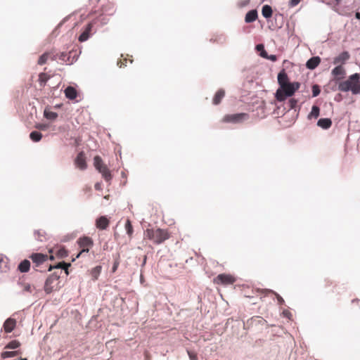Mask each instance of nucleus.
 Segmentation results:
<instances>
[{
  "label": "nucleus",
  "mask_w": 360,
  "mask_h": 360,
  "mask_svg": "<svg viewBox=\"0 0 360 360\" xmlns=\"http://www.w3.org/2000/svg\"><path fill=\"white\" fill-rule=\"evenodd\" d=\"M338 89L342 92L351 91L353 94H360V75L359 73L351 75L347 80L338 84Z\"/></svg>",
  "instance_id": "1"
},
{
  "label": "nucleus",
  "mask_w": 360,
  "mask_h": 360,
  "mask_svg": "<svg viewBox=\"0 0 360 360\" xmlns=\"http://www.w3.org/2000/svg\"><path fill=\"white\" fill-rule=\"evenodd\" d=\"M170 234L166 229H147L144 232V238H147L156 245H160L169 239Z\"/></svg>",
  "instance_id": "2"
},
{
  "label": "nucleus",
  "mask_w": 360,
  "mask_h": 360,
  "mask_svg": "<svg viewBox=\"0 0 360 360\" xmlns=\"http://www.w3.org/2000/svg\"><path fill=\"white\" fill-rule=\"evenodd\" d=\"M300 84L299 82H290L279 87L276 92V98L277 101L282 102L287 97L292 96L295 92L299 89Z\"/></svg>",
  "instance_id": "3"
},
{
  "label": "nucleus",
  "mask_w": 360,
  "mask_h": 360,
  "mask_svg": "<svg viewBox=\"0 0 360 360\" xmlns=\"http://www.w3.org/2000/svg\"><path fill=\"white\" fill-rule=\"evenodd\" d=\"M77 244L79 248H81V250L76 255L75 258L72 259V262L75 261L76 258H79V257L82 256L84 253H88L89 249L93 246L94 242L91 238L88 236H84L78 239Z\"/></svg>",
  "instance_id": "4"
},
{
  "label": "nucleus",
  "mask_w": 360,
  "mask_h": 360,
  "mask_svg": "<svg viewBox=\"0 0 360 360\" xmlns=\"http://www.w3.org/2000/svg\"><path fill=\"white\" fill-rule=\"evenodd\" d=\"M248 118L249 115L248 113L241 112L232 115H226L223 117L221 122L225 123H241L243 121L247 120Z\"/></svg>",
  "instance_id": "5"
},
{
  "label": "nucleus",
  "mask_w": 360,
  "mask_h": 360,
  "mask_svg": "<svg viewBox=\"0 0 360 360\" xmlns=\"http://www.w3.org/2000/svg\"><path fill=\"white\" fill-rule=\"evenodd\" d=\"M236 281L235 278L230 275L226 274H219L217 277L214 278V283L217 285H230L233 284Z\"/></svg>",
  "instance_id": "6"
},
{
  "label": "nucleus",
  "mask_w": 360,
  "mask_h": 360,
  "mask_svg": "<svg viewBox=\"0 0 360 360\" xmlns=\"http://www.w3.org/2000/svg\"><path fill=\"white\" fill-rule=\"evenodd\" d=\"M60 276L56 272L49 276L45 282L44 290L46 293H51L55 288V283H57Z\"/></svg>",
  "instance_id": "7"
},
{
  "label": "nucleus",
  "mask_w": 360,
  "mask_h": 360,
  "mask_svg": "<svg viewBox=\"0 0 360 360\" xmlns=\"http://www.w3.org/2000/svg\"><path fill=\"white\" fill-rule=\"evenodd\" d=\"M94 21H91L87 24V25L85 27L84 30L79 37L78 39L80 42L86 41L89 38L91 34H92V29L94 27Z\"/></svg>",
  "instance_id": "8"
},
{
  "label": "nucleus",
  "mask_w": 360,
  "mask_h": 360,
  "mask_svg": "<svg viewBox=\"0 0 360 360\" xmlns=\"http://www.w3.org/2000/svg\"><path fill=\"white\" fill-rule=\"evenodd\" d=\"M75 163L80 169L83 170L86 168V157L84 152L79 153L75 160Z\"/></svg>",
  "instance_id": "9"
},
{
  "label": "nucleus",
  "mask_w": 360,
  "mask_h": 360,
  "mask_svg": "<svg viewBox=\"0 0 360 360\" xmlns=\"http://www.w3.org/2000/svg\"><path fill=\"white\" fill-rule=\"evenodd\" d=\"M48 256L42 253H34L30 256V259L37 266L40 265L47 260Z\"/></svg>",
  "instance_id": "10"
},
{
  "label": "nucleus",
  "mask_w": 360,
  "mask_h": 360,
  "mask_svg": "<svg viewBox=\"0 0 360 360\" xmlns=\"http://www.w3.org/2000/svg\"><path fill=\"white\" fill-rule=\"evenodd\" d=\"M350 58V55L349 52L347 51H343L341 53H340L338 56L334 58L333 59V63L335 65L338 64H344L347 60H348Z\"/></svg>",
  "instance_id": "11"
},
{
  "label": "nucleus",
  "mask_w": 360,
  "mask_h": 360,
  "mask_svg": "<svg viewBox=\"0 0 360 360\" xmlns=\"http://www.w3.org/2000/svg\"><path fill=\"white\" fill-rule=\"evenodd\" d=\"M110 221L105 216L100 217L96 221V226L101 230L106 229L109 226Z\"/></svg>",
  "instance_id": "12"
},
{
  "label": "nucleus",
  "mask_w": 360,
  "mask_h": 360,
  "mask_svg": "<svg viewBox=\"0 0 360 360\" xmlns=\"http://www.w3.org/2000/svg\"><path fill=\"white\" fill-rule=\"evenodd\" d=\"M16 326V321L14 319L9 318L4 323V328L6 333H11Z\"/></svg>",
  "instance_id": "13"
},
{
  "label": "nucleus",
  "mask_w": 360,
  "mask_h": 360,
  "mask_svg": "<svg viewBox=\"0 0 360 360\" xmlns=\"http://www.w3.org/2000/svg\"><path fill=\"white\" fill-rule=\"evenodd\" d=\"M49 58L51 59L52 60H56L54 52H46L42 54L39 58L38 64L43 65L46 63Z\"/></svg>",
  "instance_id": "14"
},
{
  "label": "nucleus",
  "mask_w": 360,
  "mask_h": 360,
  "mask_svg": "<svg viewBox=\"0 0 360 360\" xmlns=\"http://www.w3.org/2000/svg\"><path fill=\"white\" fill-rule=\"evenodd\" d=\"M320 63L321 58L319 56H315L307 60L306 66L308 69L314 70L319 65Z\"/></svg>",
  "instance_id": "15"
},
{
  "label": "nucleus",
  "mask_w": 360,
  "mask_h": 360,
  "mask_svg": "<svg viewBox=\"0 0 360 360\" xmlns=\"http://www.w3.org/2000/svg\"><path fill=\"white\" fill-rule=\"evenodd\" d=\"M289 79L288 77L287 73L285 72V70H282L278 75V83L281 86L285 85V84H288Z\"/></svg>",
  "instance_id": "16"
},
{
  "label": "nucleus",
  "mask_w": 360,
  "mask_h": 360,
  "mask_svg": "<svg viewBox=\"0 0 360 360\" xmlns=\"http://www.w3.org/2000/svg\"><path fill=\"white\" fill-rule=\"evenodd\" d=\"M98 171L102 174L106 181H110L111 180V172L105 165L99 168Z\"/></svg>",
  "instance_id": "17"
},
{
  "label": "nucleus",
  "mask_w": 360,
  "mask_h": 360,
  "mask_svg": "<svg viewBox=\"0 0 360 360\" xmlns=\"http://www.w3.org/2000/svg\"><path fill=\"white\" fill-rule=\"evenodd\" d=\"M224 96H225V91L222 89H219L216 92V94H214V96L213 97V99H212L213 104L219 105L221 103L223 98L224 97Z\"/></svg>",
  "instance_id": "18"
},
{
  "label": "nucleus",
  "mask_w": 360,
  "mask_h": 360,
  "mask_svg": "<svg viewBox=\"0 0 360 360\" xmlns=\"http://www.w3.org/2000/svg\"><path fill=\"white\" fill-rule=\"evenodd\" d=\"M65 95L68 98L73 100L77 98V91L73 86H69L65 89Z\"/></svg>",
  "instance_id": "19"
},
{
  "label": "nucleus",
  "mask_w": 360,
  "mask_h": 360,
  "mask_svg": "<svg viewBox=\"0 0 360 360\" xmlns=\"http://www.w3.org/2000/svg\"><path fill=\"white\" fill-rule=\"evenodd\" d=\"M317 125L322 129H327L331 127L332 121L329 118H321L318 121Z\"/></svg>",
  "instance_id": "20"
},
{
  "label": "nucleus",
  "mask_w": 360,
  "mask_h": 360,
  "mask_svg": "<svg viewBox=\"0 0 360 360\" xmlns=\"http://www.w3.org/2000/svg\"><path fill=\"white\" fill-rule=\"evenodd\" d=\"M257 18V12L256 10H251L248 11L245 15V20L246 22H252Z\"/></svg>",
  "instance_id": "21"
},
{
  "label": "nucleus",
  "mask_w": 360,
  "mask_h": 360,
  "mask_svg": "<svg viewBox=\"0 0 360 360\" xmlns=\"http://www.w3.org/2000/svg\"><path fill=\"white\" fill-rule=\"evenodd\" d=\"M30 262L27 259H25L22 262H21L18 267V270L22 273L27 272L30 270Z\"/></svg>",
  "instance_id": "22"
},
{
  "label": "nucleus",
  "mask_w": 360,
  "mask_h": 360,
  "mask_svg": "<svg viewBox=\"0 0 360 360\" xmlns=\"http://www.w3.org/2000/svg\"><path fill=\"white\" fill-rule=\"evenodd\" d=\"M332 74L335 77L340 76V78H342L345 75V70L341 65H340L332 70Z\"/></svg>",
  "instance_id": "23"
},
{
  "label": "nucleus",
  "mask_w": 360,
  "mask_h": 360,
  "mask_svg": "<svg viewBox=\"0 0 360 360\" xmlns=\"http://www.w3.org/2000/svg\"><path fill=\"white\" fill-rule=\"evenodd\" d=\"M272 13H273L272 8L270 6L264 5L262 7V13L264 18H269L271 17Z\"/></svg>",
  "instance_id": "24"
},
{
  "label": "nucleus",
  "mask_w": 360,
  "mask_h": 360,
  "mask_svg": "<svg viewBox=\"0 0 360 360\" xmlns=\"http://www.w3.org/2000/svg\"><path fill=\"white\" fill-rule=\"evenodd\" d=\"M50 79V76L46 73L41 72L39 75V82L41 86H44L46 82Z\"/></svg>",
  "instance_id": "25"
},
{
  "label": "nucleus",
  "mask_w": 360,
  "mask_h": 360,
  "mask_svg": "<svg viewBox=\"0 0 360 360\" xmlns=\"http://www.w3.org/2000/svg\"><path fill=\"white\" fill-rule=\"evenodd\" d=\"M70 266V264H67L65 262H60V263H58L55 266H50L49 268V270L51 271L53 268H55V269H65L66 274H68V267Z\"/></svg>",
  "instance_id": "26"
},
{
  "label": "nucleus",
  "mask_w": 360,
  "mask_h": 360,
  "mask_svg": "<svg viewBox=\"0 0 360 360\" xmlns=\"http://www.w3.org/2000/svg\"><path fill=\"white\" fill-rule=\"evenodd\" d=\"M262 292L265 294V295H267L269 294H274L276 297L277 300L280 304H283L284 303L283 299L276 292L268 289H265L262 290Z\"/></svg>",
  "instance_id": "27"
},
{
  "label": "nucleus",
  "mask_w": 360,
  "mask_h": 360,
  "mask_svg": "<svg viewBox=\"0 0 360 360\" xmlns=\"http://www.w3.org/2000/svg\"><path fill=\"white\" fill-rule=\"evenodd\" d=\"M320 109L316 105H313L311 108V111L308 115V118L311 119L312 117L317 118L319 116Z\"/></svg>",
  "instance_id": "28"
},
{
  "label": "nucleus",
  "mask_w": 360,
  "mask_h": 360,
  "mask_svg": "<svg viewBox=\"0 0 360 360\" xmlns=\"http://www.w3.org/2000/svg\"><path fill=\"white\" fill-rule=\"evenodd\" d=\"M125 229H126V232H127V235L129 236V237L131 238L132 235H133L134 229H133V226L131 225V222L129 219H127V221H126Z\"/></svg>",
  "instance_id": "29"
},
{
  "label": "nucleus",
  "mask_w": 360,
  "mask_h": 360,
  "mask_svg": "<svg viewBox=\"0 0 360 360\" xmlns=\"http://www.w3.org/2000/svg\"><path fill=\"white\" fill-rule=\"evenodd\" d=\"M30 137L33 141L37 142L41 139L42 134L39 131H34L30 133Z\"/></svg>",
  "instance_id": "30"
},
{
  "label": "nucleus",
  "mask_w": 360,
  "mask_h": 360,
  "mask_svg": "<svg viewBox=\"0 0 360 360\" xmlns=\"http://www.w3.org/2000/svg\"><path fill=\"white\" fill-rule=\"evenodd\" d=\"M94 165L96 169L98 170L99 168L105 165V164L103 162V160L98 155H96L94 158Z\"/></svg>",
  "instance_id": "31"
},
{
  "label": "nucleus",
  "mask_w": 360,
  "mask_h": 360,
  "mask_svg": "<svg viewBox=\"0 0 360 360\" xmlns=\"http://www.w3.org/2000/svg\"><path fill=\"white\" fill-rule=\"evenodd\" d=\"M19 354L18 351L13 352H4L1 353V356L2 359H7L17 356Z\"/></svg>",
  "instance_id": "32"
},
{
  "label": "nucleus",
  "mask_w": 360,
  "mask_h": 360,
  "mask_svg": "<svg viewBox=\"0 0 360 360\" xmlns=\"http://www.w3.org/2000/svg\"><path fill=\"white\" fill-rule=\"evenodd\" d=\"M20 345V343L18 340H12L11 341L6 347L5 349H16L19 347Z\"/></svg>",
  "instance_id": "33"
},
{
  "label": "nucleus",
  "mask_w": 360,
  "mask_h": 360,
  "mask_svg": "<svg viewBox=\"0 0 360 360\" xmlns=\"http://www.w3.org/2000/svg\"><path fill=\"white\" fill-rule=\"evenodd\" d=\"M56 254L58 257L63 258L68 256V252L64 248H60L57 250Z\"/></svg>",
  "instance_id": "34"
},
{
  "label": "nucleus",
  "mask_w": 360,
  "mask_h": 360,
  "mask_svg": "<svg viewBox=\"0 0 360 360\" xmlns=\"http://www.w3.org/2000/svg\"><path fill=\"white\" fill-rule=\"evenodd\" d=\"M54 55L56 57V59L58 58L59 60L66 62L69 59V56H68L67 53L65 52H61L60 53H55Z\"/></svg>",
  "instance_id": "35"
},
{
  "label": "nucleus",
  "mask_w": 360,
  "mask_h": 360,
  "mask_svg": "<svg viewBox=\"0 0 360 360\" xmlns=\"http://www.w3.org/2000/svg\"><path fill=\"white\" fill-rule=\"evenodd\" d=\"M44 117L49 120H55L58 117V114L52 111H44Z\"/></svg>",
  "instance_id": "36"
},
{
  "label": "nucleus",
  "mask_w": 360,
  "mask_h": 360,
  "mask_svg": "<svg viewBox=\"0 0 360 360\" xmlns=\"http://www.w3.org/2000/svg\"><path fill=\"white\" fill-rule=\"evenodd\" d=\"M36 238L39 241H43L46 239V233L43 231H37L34 233Z\"/></svg>",
  "instance_id": "37"
},
{
  "label": "nucleus",
  "mask_w": 360,
  "mask_h": 360,
  "mask_svg": "<svg viewBox=\"0 0 360 360\" xmlns=\"http://www.w3.org/2000/svg\"><path fill=\"white\" fill-rule=\"evenodd\" d=\"M101 271V266H97L92 269L91 274H92V276H93L94 280H96L98 278V276L100 274Z\"/></svg>",
  "instance_id": "38"
},
{
  "label": "nucleus",
  "mask_w": 360,
  "mask_h": 360,
  "mask_svg": "<svg viewBox=\"0 0 360 360\" xmlns=\"http://www.w3.org/2000/svg\"><path fill=\"white\" fill-rule=\"evenodd\" d=\"M127 60H129L130 63H132V62H133L132 59H131V58L127 59V58H123V59L120 60L119 61H117V65L120 68L124 67V66L127 65Z\"/></svg>",
  "instance_id": "39"
},
{
  "label": "nucleus",
  "mask_w": 360,
  "mask_h": 360,
  "mask_svg": "<svg viewBox=\"0 0 360 360\" xmlns=\"http://www.w3.org/2000/svg\"><path fill=\"white\" fill-rule=\"evenodd\" d=\"M320 88L319 85L314 84L312 86V94L314 97L317 96L320 94Z\"/></svg>",
  "instance_id": "40"
},
{
  "label": "nucleus",
  "mask_w": 360,
  "mask_h": 360,
  "mask_svg": "<svg viewBox=\"0 0 360 360\" xmlns=\"http://www.w3.org/2000/svg\"><path fill=\"white\" fill-rule=\"evenodd\" d=\"M297 101L295 100V98H291L290 101H289V105H290V108H295L297 105Z\"/></svg>",
  "instance_id": "41"
},
{
  "label": "nucleus",
  "mask_w": 360,
  "mask_h": 360,
  "mask_svg": "<svg viewBox=\"0 0 360 360\" xmlns=\"http://www.w3.org/2000/svg\"><path fill=\"white\" fill-rule=\"evenodd\" d=\"M23 290L24 291L32 292V287L30 284L26 283L23 285Z\"/></svg>",
  "instance_id": "42"
},
{
  "label": "nucleus",
  "mask_w": 360,
  "mask_h": 360,
  "mask_svg": "<svg viewBox=\"0 0 360 360\" xmlns=\"http://www.w3.org/2000/svg\"><path fill=\"white\" fill-rule=\"evenodd\" d=\"M302 0H290V6L295 7Z\"/></svg>",
  "instance_id": "43"
},
{
  "label": "nucleus",
  "mask_w": 360,
  "mask_h": 360,
  "mask_svg": "<svg viewBox=\"0 0 360 360\" xmlns=\"http://www.w3.org/2000/svg\"><path fill=\"white\" fill-rule=\"evenodd\" d=\"M188 356L191 360H198L197 354L193 352H188Z\"/></svg>",
  "instance_id": "44"
},
{
  "label": "nucleus",
  "mask_w": 360,
  "mask_h": 360,
  "mask_svg": "<svg viewBox=\"0 0 360 360\" xmlns=\"http://www.w3.org/2000/svg\"><path fill=\"white\" fill-rule=\"evenodd\" d=\"M36 127L40 130H46L48 126L46 124H38Z\"/></svg>",
  "instance_id": "45"
},
{
  "label": "nucleus",
  "mask_w": 360,
  "mask_h": 360,
  "mask_svg": "<svg viewBox=\"0 0 360 360\" xmlns=\"http://www.w3.org/2000/svg\"><path fill=\"white\" fill-rule=\"evenodd\" d=\"M118 266H119V262L118 261H115L114 262V264H113V266H112V272H115V271L117 270Z\"/></svg>",
  "instance_id": "46"
},
{
  "label": "nucleus",
  "mask_w": 360,
  "mask_h": 360,
  "mask_svg": "<svg viewBox=\"0 0 360 360\" xmlns=\"http://www.w3.org/2000/svg\"><path fill=\"white\" fill-rule=\"evenodd\" d=\"M267 59H269L271 61H276L277 60V57L276 55L268 56Z\"/></svg>",
  "instance_id": "47"
},
{
  "label": "nucleus",
  "mask_w": 360,
  "mask_h": 360,
  "mask_svg": "<svg viewBox=\"0 0 360 360\" xmlns=\"http://www.w3.org/2000/svg\"><path fill=\"white\" fill-rule=\"evenodd\" d=\"M260 55L262 57L265 58H267V57H268V54L264 49L262 50Z\"/></svg>",
  "instance_id": "48"
},
{
  "label": "nucleus",
  "mask_w": 360,
  "mask_h": 360,
  "mask_svg": "<svg viewBox=\"0 0 360 360\" xmlns=\"http://www.w3.org/2000/svg\"><path fill=\"white\" fill-rule=\"evenodd\" d=\"M256 49L257 51H262V50L264 49V46L262 44H258L256 46Z\"/></svg>",
  "instance_id": "49"
},
{
  "label": "nucleus",
  "mask_w": 360,
  "mask_h": 360,
  "mask_svg": "<svg viewBox=\"0 0 360 360\" xmlns=\"http://www.w3.org/2000/svg\"><path fill=\"white\" fill-rule=\"evenodd\" d=\"M95 188H96V189H97V190H99V189H100V185H99V184H96L95 185Z\"/></svg>",
  "instance_id": "50"
},
{
  "label": "nucleus",
  "mask_w": 360,
  "mask_h": 360,
  "mask_svg": "<svg viewBox=\"0 0 360 360\" xmlns=\"http://www.w3.org/2000/svg\"><path fill=\"white\" fill-rule=\"evenodd\" d=\"M355 16L356 18L360 19V13H356Z\"/></svg>",
  "instance_id": "51"
},
{
  "label": "nucleus",
  "mask_w": 360,
  "mask_h": 360,
  "mask_svg": "<svg viewBox=\"0 0 360 360\" xmlns=\"http://www.w3.org/2000/svg\"><path fill=\"white\" fill-rule=\"evenodd\" d=\"M3 262V257L0 255V264Z\"/></svg>",
  "instance_id": "52"
},
{
  "label": "nucleus",
  "mask_w": 360,
  "mask_h": 360,
  "mask_svg": "<svg viewBox=\"0 0 360 360\" xmlns=\"http://www.w3.org/2000/svg\"><path fill=\"white\" fill-rule=\"evenodd\" d=\"M359 302V300H352V302Z\"/></svg>",
  "instance_id": "53"
},
{
  "label": "nucleus",
  "mask_w": 360,
  "mask_h": 360,
  "mask_svg": "<svg viewBox=\"0 0 360 360\" xmlns=\"http://www.w3.org/2000/svg\"><path fill=\"white\" fill-rule=\"evenodd\" d=\"M20 360H27V359L25 358V359H21Z\"/></svg>",
  "instance_id": "54"
}]
</instances>
